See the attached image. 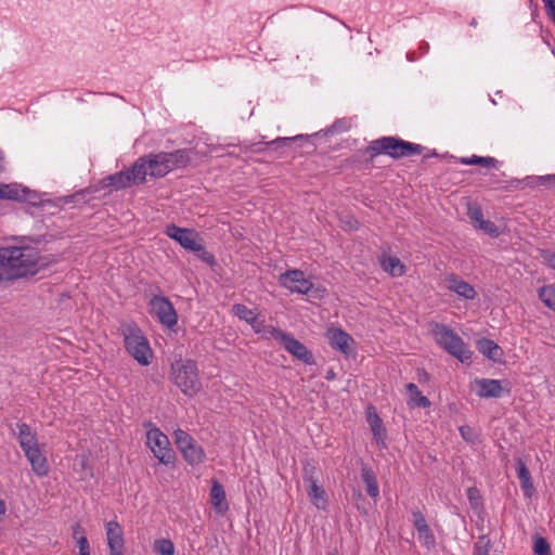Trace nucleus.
<instances>
[{
    "instance_id": "c03bdc74",
    "label": "nucleus",
    "mask_w": 555,
    "mask_h": 555,
    "mask_svg": "<svg viewBox=\"0 0 555 555\" xmlns=\"http://www.w3.org/2000/svg\"><path fill=\"white\" fill-rule=\"evenodd\" d=\"M459 431H460L461 437L465 441H467V442H473L474 441V438H475L474 430L468 425H462L459 428Z\"/></svg>"
},
{
    "instance_id": "9d476101",
    "label": "nucleus",
    "mask_w": 555,
    "mask_h": 555,
    "mask_svg": "<svg viewBox=\"0 0 555 555\" xmlns=\"http://www.w3.org/2000/svg\"><path fill=\"white\" fill-rule=\"evenodd\" d=\"M282 286L297 294H308L313 284L310 280L305 278V273L301 270L293 269L282 273L279 278Z\"/></svg>"
},
{
    "instance_id": "4c0bfd02",
    "label": "nucleus",
    "mask_w": 555,
    "mask_h": 555,
    "mask_svg": "<svg viewBox=\"0 0 555 555\" xmlns=\"http://www.w3.org/2000/svg\"><path fill=\"white\" fill-rule=\"evenodd\" d=\"M491 547L492 544L490 539L487 535H481L475 543L474 555H490Z\"/></svg>"
},
{
    "instance_id": "4468645a",
    "label": "nucleus",
    "mask_w": 555,
    "mask_h": 555,
    "mask_svg": "<svg viewBox=\"0 0 555 555\" xmlns=\"http://www.w3.org/2000/svg\"><path fill=\"white\" fill-rule=\"evenodd\" d=\"M23 451L31 465L33 472L39 477L47 476L49 473V466L47 459L39 446L37 444Z\"/></svg>"
},
{
    "instance_id": "20e7f679",
    "label": "nucleus",
    "mask_w": 555,
    "mask_h": 555,
    "mask_svg": "<svg viewBox=\"0 0 555 555\" xmlns=\"http://www.w3.org/2000/svg\"><path fill=\"white\" fill-rule=\"evenodd\" d=\"M125 348L128 353L141 365H149L152 358V349L147 338L135 323H124L120 326Z\"/></svg>"
},
{
    "instance_id": "f3484780",
    "label": "nucleus",
    "mask_w": 555,
    "mask_h": 555,
    "mask_svg": "<svg viewBox=\"0 0 555 555\" xmlns=\"http://www.w3.org/2000/svg\"><path fill=\"white\" fill-rule=\"evenodd\" d=\"M160 154L169 172L173 169L186 167L191 160L190 150L186 149L176 150L169 153L160 152Z\"/></svg>"
},
{
    "instance_id": "69168bd1",
    "label": "nucleus",
    "mask_w": 555,
    "mask_h": 555,
    "mask_svg": "<svg viewBox=\"0 0 555 555\" xmlns=\"http://www.w3.org/2000/svg\"><path fill=\"white\" fill-rule=\"evenodd\" d=\"M424 46H422V49H428V43H423Z\"/></svg>"
},
{
    "instance_id": "aec40b11",
    "label": "nucleus",
    "mask_w": 555,
    "mask_h": 555,
    "mask_svg": "<svg viewBox=\"0 0 555 555\" xmlns=\"http://www.w3.org/2000/svg\"><path fill=\"white\" fill-rule=\"evenodd\" d=\"M476 348L481 354L494 362H500L501 357L503 356L501 347L493 340L486 337L479 338L476 341Z\"/></svg>"
},
{
    "instance_id": "bb28decb",
    "label": "nucleus",
    "mask_w": 555,
    "mask_h": 555,
    "mask_svg": "<svg viewBox=\"0 0 555 555\" xmlns=\"http://www.w3.org/2000/svg\"><path fill=\"white\" fill-rule=\"evenodd\" d=\"M146 162L149 164L150 176L154 178H163L165 177L169 170L167 166H165V160L162 158V154H149L145 155Z\"/></svg>"
},
{
    "instance_id": "cd10ccee",
    "label": "nucleus",
    "mask_w": 555,
    "mask_h": 555,
    "mask_svg": "<svg viewBox=\"0 0 555 555\" xmlns=\"http://www.w3.org/2000/svg\"><path fill=\"white\" fill-rule=\"evenodd\" d=\"M517 476L525 496L530 498L534 491L533 482L529 469L520 460L517 463Z\"/></svg>"
},
{
    "instance_id": "7c9ffc66",
    "label": "nucleus",
    "mask_w": 555,
    "mask_h": 555,
    "mask_svg": "<svg viewBox=\"0 0 555 555\" xmlns=\"http://www.w3.org/2000/svg\"><path fill=\"white\" fill-rule=\"evenodd\" d=\"M460 163L463 165H480L485 168H498L499 160L491 156L472 155L470 157H462Z\"/></svg>"
},
{
    "instance_id": "5701e85b",
    "label": "nucleus",
    "mask_w": 555,
    "mask_h": 555,
    "mask_svg": "<svg viewBox=\"0 0 555 555\" xmlns=\"http://www.w3.org/2000/svg\"><path fill=\"white\" fill-rule=\"evenodd\" d=\"M128 169L133 184L137 185L144 183L146 177L150 176L149 164L145 156L139 157Z\"/></svg>"
},
{
    "instance_id": "9b49d317",
    "label": "nucleus",
    "mask_w": 555,
    "mask_h": 555,
    "mask_svg": "<svg viewBox=\"0 0 555 555\" xmlns=\"http://www.w3.org/2000/svg\"><path fill=\"white\" fill-rule=\"evenodd\" d=\"M304 478L309 482L308 495L311 502L315 507L324 508L326 505L325 491L323 487L318 485V481L313 476L314 466L308 464L304 467Z\"/></svg>"
},
{
    "instance_id": "6ab92c4d",
    "label": "nucleus",
    "mask_w": 555,
    "mask_h": 555,
    "mask_svg": "<svg viewBox=\"0 0 555 555\" xmlns=\"http://www.w3.org/2000/svg\"><path fill=\"white\" fill-rule=\"evenodd\" d=\"M106 538L109 551L124 550V532L117 521L106 524Z\"/></svg>"
},
{
    "instance_id": "58836bf2",
    "label": "nucleus",
    "mask_w": 555,
    "mask_h": 555,
    "mask_svg": "<svg viewBox=\"0 0 555 555\" xmlns=\"http://www.w3.org/2000/svg\"><path fill=\"white\" fill-rule=\"evenodd\" d=\"M467 215H468L470 221L473 222L474 227L477 229H478V224H480L485 220L482 210L477 205L469 206Z\"/></svg>"
},
{
    "instance_id": "6e6d98bb",
    "label": "nucleus",
    "mask_w": 555,
    "mask_h": 555,
    "mask_svg": "<svg viewBox=\"0 0 555 555\" xmlns=\"http://www.w3.org/2000/svg\"><path fill=\"white\" fill-rule=\"evenodd\" d=\"M5 503L3 500L0 499V515H3L5 513Z\"/></svg>"
},
{
    "instance_id": "393cba45",
    "label": "nucleus",
    "mask_w": 555,
    "mask_h": 555,
    "mask_svg": "<svg viewBox=\"0 0 555 555\" xmlns=\"http://www.w3.org/2000/svg\"><path fill=\"white\" fill-rule=\"evenodd\" d=\"M103 182L105 186H111L115 190L126 189L133 184L131 176L129 175V169L111 175L103 179Z\"/></svg>"
},
{
    "instance_id": "e2e57ef3",
    "label": "nucleus",
    "mask_w": 555,
    "mask_h": 555,
    "mask_svg": "<svg viewBox=\"0 0 555 555\" xmlns=\"http://www.w3.org/2000/svg\"><path fill=\"white\" fill-rule=\"evenodd\" d=\"M79 555H90V551L79 552Z\"/></svg>"
},
{
    "instance_id": "de8ad7c7",
    "label": "nucleus",
    "mask_w": 555,
    "mask_h": 555,
    "mask_svg": "<svg viewBox=\"0 0 555 555\" xmlns=\"http://www.w3.org/2000/svg\"><path fill=\"white\" fill-rule=\"evenodd\" d=\"M249 325L251 326V328L254 330L255 333L261 334V335L267 326L264 324V321L258 319V315L254 319V321H251L249 323Z\"/></svg>"
},
{
    "instance_id": "412c9836",
    "label": "nucleus",
    "mask_w": 555,
    "mask_h": 555,
    "mask_svg": "<svg viewBox=\"0 0 555 555\" xmlns=\"http://www.w3.org/2000/svg\"><path fill=\"white\" fill-rule=\"evenodd\" d=\"M210 501L218 514H223L229 509L223 486L217 480L212 481L210 488Z\"/></svg>"
},
{
    "instance_id": "5fc2aeb1",
    "label": "nucleus",
    "mask_w": 555,
    "mask_h": 555,
    "mask_svg": "<svg viewBox=\"0 0 555 555\" xmlns=\"http://www.w3.org/2000/svg\"><path fill=\"white\" fill-rule=\"evenodd\" d=\"M499 184H500V181H499V180H495V179L490 180V182H489V186H490L491 189H499V188H500V186H499Z\"/></svg>"
},
{
    "instance_id": "09e8293b",
    "label": "nucleus",
    "mask_w": 555,
    "mask_h": 555,
    "mask_svg": "<svg viewBox=\"0 0 555 555\" xmlns=\"http://www.w3.org/2000/svg\"><path fill=\"white\" fill-rule=\"evenodd\" d=\"M546 14L552 18L555 24V0L544 4Z\"/></svg>"
},
{
    "instance_id": "49530a36",
    "label": "nucleus",
    "mask_w": 555,
    "mask_h": 555,
    "mask_svg": "<svg viewBox=\"0 0 555 555\" xmlns=\"http://www.w3.org/2000/svg\"><path fill=\"white\" fill-rule=\"evenodd\" d=\"M542 258L544 262L553 270H555V253L551 250H542Z\"/></svg>"
},
{
    "instance_id": "72a5a7b5",
    "label": "nucleus",
    "mask_w": 555,
    "mask_h": 555,
    "mask_svg": "<svg viewBox=\"0 0 555 555\" xmlns=\"http://www.w3.org/2000/svg\"><path fill=\"white\" fill-rule=\"evenodd\" d=\"M153 551L158 555H173L175 545L168 539H159L154 542Z\"/></svg>"
},
{
    "instance_id": "0eeeda50",
    "label": "nucleus",
    "mask_w": 555,
    "mask_h": 555,
    "mask_svg": "<svg viewBox=\"0 0 555 555\" xmlns=\"http://www.w3.org/2000/svg\"><path fill=\"white\" fill-rule=\"evenodd\" d=\"M173 438L178 450L190 465H198L205 461L206 454L204 449L186 431L180 428L176 429Z\"/></svg>"
},
{
    "instance_id": "37998d69",
    "label": "nucleus",
    "mask_w": 555,
    "mask_h": 555,
    "mask_svg": "<svg viewBox=\"0 0 555 555\" xmlns=\"http://www.w3.org/2000/svg\"><path fill=\"white\" fill-rule=\"evenodd\" d=\"M412 517H413V525H414L416 531L428 526L424 515L420 511H413Z\"/></svg>"
},
{
    "instance_id": "ddd939ff",
    "label": "nucleus",
    "mask_w": 555,
    "mask_h": 555,
    "mask_svg": "<svg viewBox=\"0 0 555 555\" xmlns=\"http://www.w3.org/2000/svg\"><path fill=\"white\" fill-rule=\"evenodd\" d=\"M326 337L333 349L347 356L351 353V344H353V338L347 332L340 328H330L326 333Z\"/></svg>"
},
{
    "instance_id": "864d4df0",
    "label": "nucleus",
    "mask_w": 555,
    "mask_h": 555,
    "mask_svg": "<svg viewBox=\"0 0 555 555\" xmlns=\"http://www.w3.org/2000/svg\"><path fill=\"white\" fill-rule=\"evenodd\" d=\"M27 197H28L29 199H24V202H28V203H30V204H33V205H35V204H36V201H37V194H36V193H34V192H31V191L29 190V194L27 195ZM21 202H23V199H22Z\"/></svg>"
},
{
    "instance_id": "603ef678",
    "label": "nucleus",
    "mask_w": 555,
    "mask_h": 555,
    "mask_svg": "<svg viewBox=\"0 0 555 555\" xmlns=\"http://www.w3.org/2000/svg\"><path fill=\"white\" fill-rule=\"evenodd\" d=\"M478 493V490L476 488H469L467 491L468 499L472 503V505H475L474 501L476 500V494Z\"/></svg>"
},
{
    "instance_id": "13d9d810",
    "label": "nucleus",
    "mask_w": 555,
    "mask_h": 555,
    "mask_svg": "<svg viewBox=\"0 0 555 555\" xmlns=\"http://www.w3.org/2000/svg\"><path fill=\"white\" fill-rule=\"evenodd\" d=\"M109 555H124V550L109 551Z\"/></svg>"
},
{
    "instance_id": "79ce46f5",
    "label": "nucleus",
    "mask_w": 555,
    "mask_h": 555,
    "mask_svg": "<svg viewBox=\"0 0 555 555\" xmlns=\"http://www.w3.org/2000/svg\"><path fill=\"white\" fill-rule=\"evenodd\" d=\"M350 128V124L346 119L336 120L330 128L326 129V133L343 132Z\"/></svg>"
},
{
    "instance_id": "0e129e2a",
    "label": "nucleus",
    "mask_w": 555,
    "mask_h": 555,
    "mask_svg": "<svg viewBox=\"0 0 555 555\" xmlns=\"http://www.w3.org/2000/svg\"><path fill=\"white\" fill-rule=\"evenodd\" d=\"M424 46H422V49H428V43H423Z\"/></svg>"
},
{
    "instance_id": "a211bd4d",
    "label": "nucleus",
    "mask_w": 555,
    "mask_h": 555,
    "mask_svg": "<svg viewBox=\"0 0 555 555\" xmlns=\"http://www.w3.org/2000/svg\"><path fill=\"white\" fill-rule=\"evenodd\" d=\"M446 281L448 283V288L456 293L459 296L465 299L475 298L477 294L475 288L468 282L460 279L457 275L451 274L447 276Z\"/></svg>"
},
{
    "instance_id": "2f4dec72",
    "label": "nucleus",
    "mask_w": 555,
    "mask_h": 555,
    "mask_svg": "<svg viewBox=\"0 0 555 555\" xmlns=\"http://www.w3.org/2000/svg\"><path fill=\"white\" fill-rule=\"evenodd\" d=\"M539 298L547 308L555 311V286L544 285L540 287Z\"/></svg>"
},
{
    "instance_id": "4d7b16f0",
    "label": "nucleus",
    "mask_w": 555,
    "mask_h": 555,
    "mask_svg": "<svg viewBox=\"0 0 555 555\" xmlns=\"http://www.w3.org/2000/svg\"><path fill=\"white\" fill-rule=\"evenodd\" d=\"M325 378H326L327 380L334 379V378H335V373H334L332 370H330V371L326 373Z\"/></svg>"
},
{
    "instance_id": "680f3d73",
    "label": "nucleus",
    "mask_w": 555,
    "mask_h": 555,
    "mask_svg": "<svg viewBox=\"0 0 555 555\" xmlns=\"http://www.w3.org/2000/svg\"><path fill=\"white\" fill-rule=\"evenodd\" d=\"M469 25L475 27V26L477 25L476 20H475V18H473V20H472V22L469 23Z\"/></svg>"
},
{
    "instance_id": "4be33fe9",
    "label": "nucleus",
    "mask_w": 555,
    "mask_h": 555,
    "mask_svg": "<svg viewBox=\"0 0 555 555\" xmlns=\"http://www.w3.org/2000/svg\"><path fill=\"white\" fill-rule=\"evenodd\" d=\"M29 190L16 183H0V199L17 201L29 199Z\"/></svg>"
},
{
    "instance_id": "b1692460",
    "label": "nucleus",
    "mask_w": 555,
    "mask_h": 555,
    "mask_svg": "<svg viewBox=\"0 0 555 555\" xmlns=\"http://www.w3.org/2000/svg\"><path fill=\"white\" fill-rule=\"evenodd\" d=\"M405 389L409 393L408 405L410 408L427 409L431 405L430 400L426 396L422 395L418 387L414 383L406 384Z\"/></svg>"
},
{
    "instance_id": "dca6fc26",
    "label": "nucleus",
    "mask_w": 555,
    "mask_h": 555,
    "mask_svg": "<svg viewBox=\"0 0 555 555\" xmlns=\"http://www.w3.org/2000/svg\"><path fill=\"white\" fill-rule=\"evenodd\" d=\"M475 385L478 387L477 395L480 398H501L504 391L500 379L477 378Z\"/></svg>"
},
{
    "instance_id": "3c124183",
    "label": "nucleus",
    "mask_w": 555,
    "mask_h": 555,
    "mask_svg": "<svg viewBox=\"0 0 555 555\" xmlns=\"http://www.w3.org/2000/svg\"><path fill=\"white\" fill-rule=\"evenodd\" d=\"M76 543L79 548V552L90 551V545L87 538H82L80 539V541H77Z\"/></svg>"
},
{
    "instance_id": "8fccbe9b",
    "label": "nucleus",
    "mask_w": 555,
    "mask_h": 555,
    "mask_svg": "<svg viewBox=\"0 0 555 555\" xmlns=\"http://www.w3.org/2000/svg\"><path fill=\"white\" fill-rule=\"evenodd\" d=\"M537 180L540 184H550L555 186V175L538 177Z\"/></svg>"
},
{
    "instance_id": "423d86ee",
    "label": "nucleus",
    "mask_w": 555,
    "mask_h": 555,
    "mask_svg": "<svg viewBox=\"0 0 555 555\" xmlns=\"http://www.w3.org/2000/svg\"><path fill=\"white\" fill-rule=\"evenodd\" d=\"M165 233L168 237L178 242L184 249L198 254L203 261L207 263L214 262V256L205 250L203 241L195 230L180 228L171 223L166 227Z\"/></svg>"
},
{
    "instance_id": "c756f323",
    "label": "nucleus",
    "mask_w": 555,
    "mask_h": 555,
    "mask_svg": "<svg viewBox=\"0 0 555 555\" xmlns=\"http://www.w3.org/2000/svg\"><path fill=\"white\" fill-rule=\"evenodd\" d=\"M383 270L392 276H401L405 273V267L397 257H383L380 260Z\"/></svg>"
},
{
    "instance_id": "39448f33",
    "label": "nucleus",
    "mask_w": 555,
    "mask_h": 555,
    "mask_svg": "<svg viewBox=\"0 0 555 555\" xmlns=\"http://www.w3.org/2000/svg\"><path fill=\"white\" fill-rule=\"evenodd\" d=\"M431 332L436 343L448 353L459 359L461 362L469 361L472 351L467 348L463 339L448 325L435 323Z\"/></svg>"
},
{
    "instance_id": "f8f14e48",
    "label": "nucleus",
    "mask_w": 555,
    "mask_h": 555,
    "mask_svg": "<svg viewBox=\"0 0 555 555\" xmlns=\"http://www.w3.org/2000/svg\"><path fill=\"white\" fill-rule=\"evenodd\" d=\"M282 346L284 349L289 352L294 358L304 362L305 364L312 365L314 364V357L312 352L298 339L288 334L286 339L283 341Z\"/></svg>"
},
{
    "instance_id": "052dcab7",
    "label": "nucleus",
    "mask_w": 555,
    "mask_h": 555,
    "mask_svg": "<svg viewBox=\"0 0 555 555\" xmlns=\"http://www.w3.org/2000/svg\"><path fill=\"white\" fill-rule=\"evenodd\" d=\"M422 375V378H427L428 377V374L425 372V371H418V375Z\"/></svg>"
},
{
    "instance_id": "2eb2a0df",
    "label": "nucleus",
    "mask_w": 555,
    "mask_h": 555,
    "mask_svg": "<svg viewBox=\"0 0 555 555\" xmlns=\"http://www.w3.org/2000/svg\"><path fill=\"white\" fill-rule=\"evenodd\" d=\"M366 421L370 425L376 443L382 448H386V429L383 425L382 418L378 416L375 408L372 405L366 409Z\"/></svg>"
},
{
    "instance_id": "1a4fd4ad",
    "label": "nucleus",
    "mask_w": 555,
    "mask_h": 555,
    "mask_svg": "<svg viewBox=\"0 0 555 555\" xmlns=\"http://www.w3.org/2000/svg\"><path fill=\"white\" fill-rule=\"evenodd\" d=\"M151 312L167 327H173L178 323V314L171 301L165 296H154L150 300Z\"/></svg>"
},
{
    "instance_id": "6e6552de",
    "label": "nucleus",
    "mask_w": 555,
    "mask_h": 555,
    "mask_svg": "<svg viewBox=\"0 0 555 555\" xmlns=\"http://www.w3.org/2000/svg\"><path fill=\"white\" fill-rule=\"evenodd\" d=\"M147 446L154 456L164 465H171L176 460L175 451L170 448L168 437L158 428H152L146 434Z\"/></svg>"
},
{
    "instance_id": "e433bc0d",
    "label": "nucleus",
    "mask_w": 555,
    "mask_h": 555,
    "mask_svg": "<svg viewBox=\"0 0 555 555\" xmlns=\"http://www.w3.org/2000/svg\"><path fill=\"white\" fill-rule=\"evenodd\" d=\"M261 336L267 339L273 338V339L280 341L281 344H283V341L286 339L288 334L284 333L279 327H274L272 325H267Z\"/></svg>"
},
{
    "instance_id": "bf43d9fd",
    "label": "nucleus",
    "mask_w": 555,
    "mask_h": 555,
    "mask_svg": "<svg viewBox=\"0 0 555 555\" xmlns=\"http://www.w3.org/2000/svg\"><path fill=\"white\" fill-rule=\"evenodd\" d=\"M422 375V378H427L428 377V374L425 372V371H418V375Z\"/></svg>"
},
{
    "instance_id": "f704fd0d",
    "label": "nucleus",
    "mask_w": 555,
    "mask_h": 555,
    "mask_svg": "<svg viewBox=\"0 0 555 555\" xmlns=\"http://www.w3.org/2000/svg\"><path fill=\"white\" fill-rule=\"evenodd\" d=\"M418 540L428 550L434 548L436 545V539L433 530L429 526L417 530Z\"/></svg>"
},
{
    "instance_id": "a19ab883",
    "label": "nucleus",
    "mask_w": 555,
    "mask_h": 555,
    "mask_svg": "<svg viewBox=\"0 0 555 555\" xmlns=\"http://www.w3.org/2000/svg\"><path fill=\"white\" fill-rule=\"evenodd\" d=\"M478 229L482 230L485 233L492 237H498L500 235L499 228L490 220H483L480 224H478Z\"/></svg>"
},
{
    "instance_id": "7ed1b4c3",
    "label": "nucleus",
    "mask_w": 555,
    "mask_h": 555,
    "mask_svg": "<svg viewBox=\"0 0 555 555\" xmlns=\"http://www.w3.org/2000/svg\"><path fill=\"white\" fill-rule=\"evenodd\" d=\"M170 379L188 397H194L202 389L197 363L180 359L171 364Z\"/></svg>"
},
{
    "instance_id": "ea45409f",
    "label": "nucleus",
    "mask_w": 555,
    "mask_h": 555,
    "mask_svg": "<svg viewBox=\"0 0 555 555\" xmlns=\"http://www.w3.org/2000/svg\"><path fill=\"white\" fill-rule=\"evenodd\" d=\"M537 555H551V547L546 539L539 537L534 540L533 545Z\"/></svg>"
},
{
    "instance_id": "f257e3e1",
    "label": "nucleus",
    "mask_w": 555,
    "mask_h": 555,
    "mask_svg": "<svg viewBox=\"0 0 555 555\" xmlns=\"http://www.w3.org/2000/svg\"><path fill=\"white\" fill-rule=\"evenodd\" d=\"M46 264L34 247H0V284L33 276Z\"/></svg>"
},
{
    "instance_id": "c9c22d12",
    "label": "nucleus",
    "mask_w": 555,
    "mask_h": 555,
    "mask_svg": "<svg viewBox=\"0 0 555 555\" xmlns=\"http://www.w3.org/2000/svg\"><path fill=\"white\" fill-rule=\"evenodd\" d=\"M318 133H314L312 135H308V134H298V135H295V137H291V138H276L272 141H270L268 144L269 145H278V146H287L289 145L292 142H297V141H308L310 138L312 137H317Z\"/></svg>"
},
{
    "instance_id": "c85d7f7f",
    "label": "nucleus",
    "mask_w": 555,
    "mask_h": 555,
    "mask_svg": "<svg viewBox=\"0 0 555 555\" xmlns=\"http://www.w3.org/2000/svg\"><path fill=\"white\" fill-rule=\"evenodd\" d=\"M18 428V442L22 450L33 448L38 444L36 434L31 430L30 426L26 423L17 424Z\"/></svg>"
},
{
    "instance_id": "a18cd8bd",
    "label": "nucleus",
    "mask_w": 555,
    "mask_h": 555,
    "mask_svg": "<svg viewBox=\"0 0 555 555\" xmlns=\"http://www.w3.org/2000/svg\"><path fill=\"white\" fill-rule=\"evenodd\" d=\"M72 537L76 542L80 541L82 538H87L86 531L79 522H76L72 526Z\"/></svg>"
},
{
    "instance_id": "473e14b6",
    "label": "nucleus",
    "mask_w": 555,
    "mask_h": 555,
    "mask_svg": "<svg viewBox=\"0 0 555 555\" xmlns=\"http://www.w3.org/2000/svg\"><path fill=\"white\" fill-rule=\"evenodd\" d=\"M232 312L235 317H237L240 320L245 321L246 323H250L254 321V319L257 317V314L254 312V310L249 309L243 304H235L232 307Z\"/></svg>"
},
{
    "instance_id": "f03ea898",
    "label": "nucleus",
    "mask_w": 555,
    "mask_h": 555,
    "mask_svg": "<svg viewBox=\"0 0 555 555\" xmlns=\"http://www.w3.org/2000/svg\"><path fill=\"white\" fill-rule=\"evenodd\" d=\"M424 151V146L404 141L397 137H383L373 140L364 150L367 155L366 163L374 164L375 157L380 154L390 156L393 159L420 155Z\"/></svg>"
},
{
    "instance_id": "a878e982",
    "label": "nucleus",
    "mask_w": 555,
    "mask_h": 555,
    "mask_svg": "<svg viewBox=\"0 0 555 555\" xmlns=\"http://www.w3.org/2000/svg\"><path fill=\"white\" fill-rule=\"evenodd\" d=\"M361 479L365 485L366 493L372 499H376L379 495V488L374 470L367 465H363L361 468Z\"/></svg>"
}]
</instances>
